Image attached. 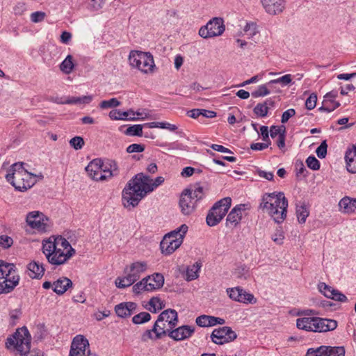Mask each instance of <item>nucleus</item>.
I'll return each instance as SVG.
<instances>
[{
    "label": "nucleus",
    "instance_id": "39",
    "mask_svg": "<svg viewBox=\"0 0 356 356\" xmlns=\"http://www.w3.org/2000/svg\"><path fill=\"white\" fill-rule=\"evenodd\" d=\"M148 305L149 307H147V309L152 313H156L159 310L162 309L163 307V302L157 297L152 298L149 300Z\"/></svg>",
    "mask_w": 356,
    "mask_h": 356
},
{
    "label": "nucleus",
    "instance_id": "10",
    "mask_svg": "<svg viewBox=\"0 0 356 356\" xmlns=\"http://www.w3.org/2000/svg\"><path fill=\"white\" fill-rule=\"evenodd\" d=\"M225 30L223 19L214 17L199 30V35L203 38L221 35Z\"/></svg>",
    "mask_w": 356,
    "mask_h": 356
},
{
    "label": "nucleus",
    "instance_id": "61",
    "mask_svg": "<svg viewBox=\"0 0 356 356\" xmlns=\"http://www.w3.org/2000/svg\"><path fill=\"white\" fill-rule=\"evenodd\" d=\"M296 114V111L293 108H289L284 111L282 115L281 122L286 123L290 118L293 117Z\"/></svg>",
    "mask_w": 356,
    "mask_h": 356
},
{
    "label": "nucleus",
    "instance_id": "30",
    "mask_svg": "<svg viewBox=\"0 0 356 356\" xmlns=\"http://www.w3.org/2000/svg\"><path fill=\"white\" fill-rule=\"evenodd\" d=\"M320 322L321 332L334 330L338 325L337 321L334 319L320 318L317 320Z\"/></svg>",
    "mask_w": 356,
    "mask_h": 356
},
{
    "label": "nucleus",
    "instance_id": "23",
    "mask_svg": "<svg viewBox=\"0 0 356 356\" xmlns=\"http://www.w3.org/2000/svg\"><path fill=\"white\" fill-rule=\"evenodd\" d=\"M194 331L195 329L192 326L182 325L169 332L168 336L175 341H181L189 338Z\"/></svg>",
    "mask_w": 356,
    "mask_h": 356
},
{
    "label": "nucleus",
    "instance_id": "24",
    "mask_svg": "<svg viewBox=\"0 0 356 356\" xmlns=\"http://www.w3.org/2000/svg\"><path fill=\"white\" fill-rule=\"evenodd\" d=\"M344 159L347 170L350 173H356V143L348 146Z\"/></svg>",
    "mask_w": 356,
    "mask_h": 356
},
{
    "label": "nucleus",
    "instance_id": "1",
    "mask_svg": "<svg viewBox=\"0 0 356 356\" xmlns=\"http://www.w3.org/2000/svg\"><path fill=\"white\" fill-rule=\"evenodd\" d=\"M164 181L163 177L154 180L143 173L137 174L129 181L122 191V204L127 209L136 207L146 195Z\"/></svg>",
    "mask_w": 356,
    "mask_h": 356
},
{
    "label": "nucleus",
    "instance_id": "18",
    "mask_svg": "<svg viewBox=\"0 0 356 356\" xmlns=\"http://www.w3.org/2000/svg\"><path fill=\"white\" fill-rule=\"evenodd\" d=\"M27 224L33 229L40 232H45L47 223L44 222V217L42 213L34 211L29 212L26 218Z\"/></svg>",
    "mask_w": 356,
    "mask_h": 356
},
{
    "label": "nucleus",
    "instance_id": "5",
    "mask_svg": "<svg viewBox=\"0 0 356 356\" xmlns=\"http://www.w3.org/2000/svg\"><path fill=\"white\" fill-rule=\"evenodd\" d=\"M129 62L131 67L145 74L152 72L155 67L153 56L149 52L131 51L129 56Z\"/></svg>",
    "mask_w": 356,
    "mask_h": 356
},
{
    "label": "nucleus",
    "instance_id": "47",
    "mask_svg": "<svg viewBox=\"0 0 356 356\" xmlns=\"http://www.w3.org/2000/svg\"><path fill=\"white\" fill-rule=\"evenodd\" d=\"M318 289L321 293H322L327 298H332L334 295L335 289L326 284L324 282H321L318 284Z\"/></svg>",
    "mask_w": 356,
    "mask_h": 356
},
{
    "label": "nucleus",
    "instance_id": "19",
    "mask_svg": "<svg viewBox=\"0 0 356 356\" xmlns=\"http://www.w3.org/2000/svg\"><path fill=\"white\" fill-rule=\"evenodd\" d=\"M135 113L132 111H120L119 110H112L109 113V117L111 120H136L137 118L134 117ZM136 115L138 116H141L140 118H138V119L145 120L149 118V116L147 113L142 112H136Z\"/></svg>",
    "mask_w": 356,
    "mask_h": 356
},
{
    "label": "nucleus",
    "instance_id": "50",
    "mask_svg": "<svg viewBox=\"0 0 356 356\" xmlns=\"http://www.w3.org/2000/svg\"><path fill=\"white\" fill-rule=\"evenodd\" d=\"M337 95H338V92L337 90H332V91L327 92L324 96V100H323V104H324L325 105L328 104L330 106H334V103L337 102L334 99L337 98Z\"/></svg>",
    "mask_w": 356,
    "mask_h": 356
},
{
    "label": "nucleus",
    "instance_id": "41",
    "mask_svg": "<svg viewBox=\"0 0 356 356\" xmlns=\"http://www.w3.org/2000/svg\"><path fill=\"white\" fill-rule=\"evenodd\" d=\"M161 331L158 327H156V330H154V325L152 329L147 330L141 336L142 341L146 342L149 339L156 340L161 339V337H157V334H160Z\"/></svg>",
    "mask_w": 356,
    "mask_h": 356
},
{
    "label": "nucleus",
    "instance_id": "20",
    "mask_svg": "<svg viewBox=\"0 0 356 356\" xmlns=\"http://www.w3.org/2000/svg\"><path fill=\"white\" fill-rule=\"evenodd\" d=\"M182 244V238L179 237L178 239L170 238L165 236L160 243V248L162 254L170 255L172 254Z\"/></svg>",
    "mask_w": 356,
    "mask_h": 356
},
{
    "label": "nucleus",
    "instance_id": "11",
    "mask_svg": "<svg viewBox=\"0 0 356 356\" xmlns=\"http://www.w3.org/2000/svg\"><path fill=\"white\" fill-rule=\"evenodd\" d=\"M24 163H15L13 164L6 175V179L15 188L19 191H25L24 184L21 186L23 172H24Z\"/></svg>",
    "mask_w": 356,
    "mask_h": 356
},
{
    "label": "nucleus",
    "instance_id": "25",
    "mask_svg": "<svg viewBox=\"0 0 356 356\" xmlns=\"http://www.w3.org/2000/svg\"><path fill=\"white\" fill-rule=\"evenodd\" d=\"M137 305L133 302H125L117 305L115 307L116 314L120 318L130 316L136 310Z\"/></svg>",
    "mask_w": 356,
    "mask_h": 356
},
{
    "label": "nucleus",
    "instance_id": "29",
    "mask_svg": "<svg viewBox=\"0 0 356 356\" xmlns=\"http://www.w3.org/2000/svg\"><path fill=\"white\" fill-rule=\"evenodd\" d=\"M149 291H152L161 288L164 284V277L161 273H154L150 276L149 281L147 282Z\"/></svg>",
    "mask_w": 356,
    "mask_h": 356
},
{
    "label": "nucleus",
    "instance_id": "33",
    "mask_svg": "<svg viewBox=\"0 0 356 356\" xmlns=\"http://www.w3.org/2000/svg\"><path fill=\"white\" fill-rule=\"evenodd\" d=\"M93 97L86 95L83 97H72L66 99L63 104H88L92 102Z\"/></svg>",
    "mask_w": 356,
    "mask_h": 356
},
{
    "label": "nucleus",
    "instance_id": "27",
    "mask_svg": "<svg viewBox=\"0 0 356 356\" xmlns=\"http://www.w3.org/2000/svg\"><path fill=\"white\" fill-rule=\"evenodd\" d=\"M28 275L32 279H40L44 273L43 265L39 262L32 261L27 266Z\"/></svg>",
    "mask_w": 356,
    "mask_h": 356
},
{
    "label": "nucleus",
    "instance_id": "54",
    "mask_svg": "<svg viewBox=\"0 0 356 356\" xmlns=\"http://www.w3.org/2000/svg\"><path fill=\"white\" fill-rule=\"evenodd\" d=\"M327 145L326 140H323L317 147L316 153L318 158L324 159L327 155Z\"/></svg>",
    "mask_w": 356,
    "mask_h": 356
},
{
    "label": "nucleus",
    "instance_id": "64",
    "mask_svg": "<svg viewBox=\"0 0 356 356\" xmlns=\"http://www.w3.org/2000/svg\"><path fill=\"white\" fill-rule=\"evenodd\" d=\"M243 30L245 32H250L249 35L251 37L257 33L256 25L254 23H247Z\"/></svg>",
    "mask_w": 356,
    "mask_h": 356
},
{
    "label": "nucleus",
    "instance_id": "31",
    "mask_svg": "<svg viewBox=\"0 0 356 356\" xmlns=\"http://www.w3.org/2000/svg\"><path fill=\"white\" fill-rule=\"evenodd\" d=\"M202 264L200 262H195L192 266H188L186 273V280L187 281H192L199 277V271L201 268Z\"/></svg>",
    "mask_w": 356,
    "mask_h": 356
},
{
    "label": "nucleus",
    "instance_id": "17",
    "mask_svg": "<svg viewBox=\"0 0 356 356\" xmlns=\"http://www.w3.org/2000/svg\"><path fill=\"white\" fill-rule=\"evenodd\" d=\"M190 194L188 190H184L180 195L179 205L181 213L185 216L192 214L196 207L197 202L193 199Z\"/></svg>",
    "mask_w": 356,
    "mask_h": 356
},
{
    "label": "nucleus",
    "instance_id": "6",
    "mask_svg": "<svg viewBox=\"0 0 356 356\" xmlns=\"http://www.w3.org/2000/svg\"><path fill=\"white\" fill-rule=\"evenodd\" d=\"M31 335L26 327L22 328L6 339V346L10 349L14 348L21 355L28 353L31 348Z\"/></svg>",
    "mask_w": 356,
    "mask_h": 356
},
{
    "label": "nucleus",
    "instance_id": "8",
    "mask_svg": "<svg viewBox=\"0 0 356 356\" xmlns=\"http://www.w3.org/2000/svg\"><path fill=\"white\" fill-rule=\"evenodd\" d=\"M231 204L232 199L229 197H224L216 202L207 216V224L210 227L218 225L227 213Z\"/></svg>",
    "mask_w": 356,
    "mask_h": 356
},
{
    "label": "nucleus",
    "instance_id": "52",
    "mask_svg": "<svg viewBox=\"0 0 356 356\" xmlns=\"http://www.w3.org/2000/svg\"><path fill=\"white\" fill-rule=\"evenodd\" d=\"M70 145L76 150L81 149L84 145L83 138L81 136H75L70 140Z\"/></svg>",
    "mask_w": 356,
    "mask_h": 356
},
{
    "label": "nucleus",
    "instance_id": "43",
    "mask_svg": "<svg viewBox=\"0 0 356 356\" xmlns=\"http://www.w3.org/2000/svg\"><path fill=\"white\" fill-rule=\"evenodd\" d=\"M106 167L108 178L118 175L119 170L117 163L115 161H108L106 164L104 163V168Z\"/></svg>",
    "mask_w": 356,
    "mask_h": 356
},
{
    "label": "nucleus",
    "instance_id": "42",
    "mask_svg": "<svg viewBox=\"0 0 356 356\" xmlns=\"http://www.w3.org/2000/svg\"><path fill=\"white\" fill-rule=\"evenodd\" d=\"M143 127H145V124L131 125L126 129L124 134L131 136H142Z\"/></svg>",
    "mask_w": 356,
    "mask_h": 356
},
{
    "label": "nucleus",
    "instance_id": "53",
    "mask_svg": "<svg viewBox=\"0 0 356 356\" xmlns=\"http://www.w3.org/2000/svg\"><path fill=\"white\" fill-rule=\"evenodd\" d=\"M306 163L313 170H317L320 168V163L314 156H309L306 160Z\"/></svg>",
    "mask_w": 356,
    "mask_h": 356
},
{
    "label": "nucleus",
    "instance_id": "49",
    "mask_svg": "<svg viewBox=\"0 0 356 356\" xmlns=\"http://www.w3.org/2000/svg\"><path fill=\"white\" fill-rule=\"evenodd\" d=\"M269 107L267 102L259 103L254 108V113L259 117H265L267 115Z\"/></svg>",
    "mask_w": 356,
    "mask_h": 356
},
{
    "label": "nucleus",
    "instance_id": "9",
    "mask_svg": "<svg viewBox=\"0 0 356 356\" xmlns=\"http://www.w3.org/2000/svg\"><path fill=\"white\" fill-rule=\"evenodd\" d=\"M177 322L178 315L175 309H168L162 312L154 323V330H156V327L161 330L160 334H157V337L166 335L167 332H170L177 325Z\"/></svg>",
    "mask_w": 356,
    "mask_h": 356
},
{
    "label": "nucleus",
    "instance_id": "15",
    "mask_svg": "<svg viewBox=\"0 0 356 356\" xmlns=\"http://www.w3.org/2000/svg\"><path fill=\"white\" fill-rule=\"evenodd\" d=\"M89 342L83 335H76L71 344L69 356H87Z\"/></svg>",
    "mask_w": 356,
    "mask_h": 356
},
{
    "label": "nucleus",
    "instance_id": "13",
    "mask_svg": "<svg viewBox=\"0 0 356 356\" xmlns=\"http://www.w3.org/2000/svg\"><path fill=\"white\" fill-rule=\"evenodd\" d=\"M88 176L95 181H104L108 179L106 172V167L104 168V163L100 159H93L86 167Z\"/></svg>",
    "mask_w": 356,
    "mask_h": 356
},
{
    "label": "nucleus",
    "instance_id": "2",
    "mask_svg": "<svg viewBox=\"0 0 356 356\" xmlns=\"http://www.w3.org/2000/svg\"><path fill=\"white\" fill-rule=\"evenodd\" d=\"M42 252L50 264L57 266L65 264L76 251L62 236H52L42 241Z\"/></svg>",
    "mask_w": 356,
    "mask_h": 356
},
{
    "label": "nucleus",
    "instance_id": "63",
    "mask_svg": "<svg viewBox=\"0 0 356 356\" xmlns=\"http://www.w3.org/2000/svg\"><path fill=\"white\" fill-rule=\"evenodd\" d=\"M207 321H208L207 315H201L196 318L195 323L200 327H207V325H208Z\"/></svg>",
    "mask_w": 356,
    "mask_h": 356
},
{
    "label": "nucleus",
    "instance_id": "48",
    "mask_svg": "<svg viewBox=\"0 0 356 356\" xmlns=\"http://www.w3.org/2000/svg\"><path fill=\"white\" fill-rule=\"evenodd\" d=\"M292 81L291 74H285L278 79L270 81L268 85H273L274 83H280L282 86H285L291 83Z\"/></svg>",
    "mask_w": 356,
    "mask_h": 356
},
{
    "label": "nucleus",
    "instance_id": "32",
    "mask_svg": "<svg viewBox=\"0 0 356 356\" xmlns=\"http://www.w3.org/2000/svg\"><path fill=\"white\" fill-rule=\"evenodd\" d=\"M145 127L148 128H161L168 129L170 131H175L178 127L176 124H170L167 122H152L145 124Z\"/></svg>",
    "mask_w": 356,
    "mask_h": 356
},
{
    "label": "nucleus",
    "instance_id": "21",
    "mask_svg": "<svg viewBox=\"0 0 356 356\" xmlns=\"http://www.w3.org/2000/svg\"><path fill=\"white\" fill-rule=\"evenodd\" d=\"M245 204H238L234 207L227 215L226 226L227 227H236L241 220L242 211L245 210Z\"/></svg>",
    "mask_w": 356,
    "mask_h": 356
},
{
    "label": "nucleus",
    "instance_id": "12",
    "mask_svg": "<svg viewBox=\"0 0 356 356\" xmlns=\"http://www.w3.org/2000/svg\"><path fill=\"white\" fill-rule=\"evenodd\" d=\"M210 337L214 343L223 345L234 341L237 338V334L230 327L224 326L214 329Z\"/></svg>",
    "mask_w": 356,
    "mask_h": 356
},
{
    "label": "nucleus",
    "instance_id": "40",
    "mask_svg": "<svg viewBox=\"0 0 356 356\" xmlns=\"http://www.w3.org/2000/svg\"><path fill=\"white\" fill-rule=\"evenodd\" d=\"M73 57L71 55H68L65 59L60 64V70L65 74H70L74 68Z\"/></svg>",
    "mask_w": 356,
    "mask_h": 356
},
{
    "label": "nucleus",
    "instance_id": "56",
    "mask_svg": "<svg viewBox=\"0 0 356 356\" xmlns=\"http://www.w3.org/2000/svg\"><path fill=\"white\" fill-rule=\"evenodd\" d=\"M46 17V13L42 11H36L31 15V20L32 22L38 23L42 22Z\"/></svg>",
    "mask_w": 356,
    "mask_h": 356
},
{
    "label": "nucleus",
    "instance_id": "35",
    "mask_svg": "<svg viewBox=\"0 0 356 356\" xmlns=\"http://www.w3.org/2000/svg\"><path fill=\"white\" fill-rule=\"evenodd\" d=\"M188 226L185 224H183L179 227L165 234V236H168L169 238L173 239H178L179 237H181L183 241L184 236L188 231Z\"/></svg>",
    "mask_w": 356,
    "mask_h": 356
},
{
    "label": "nucleus",
    "instance_id": "22",
    "mask_svg": "<svg viewBox=\"0 0 356 356\" xmlns=\"http://www.w3.org/2000/svg\"><path fill=\"white\" fill-rule=\"evenodd\" d=\"M263 7L270 15H278L284 9V0H261Z\"/></svg>",
    "mask_w": 356,
    "mask_h": 356
},
{
    "label": "nucleus",
    "instance_id": "16",
    "mask_svg": "<svg viewBox=\"0 0 356 356\" xmlns=\"http://www.w3.org/2000/svg\"><path fill=\"white\" fill-rule=\"evenodd\" d=\"M227 293L232 300L236 302L242 303L256 302V299L252 294L246 292L239 286L227 289Z\"/></svg>",
    "mask_w": 356,
    "mask_h": 356
},
{
    "label": "nucleus",
    "instance_id": "37",
    "mask_svg": "<svg viewBox=\"0 0 356 356\" xmlns=\"http://www.w3.org/2000/svg\"><path fill=\"white\" fill-rule=\"evenodd\" d=\"M309 214V210L305 203L298 204L296 207V215L300 223H305Z\"/></svg>",
    "mask_w": 356,
    "mask_h": 356
},
{
    "label": "nucleus",
    "instance_id": "7",
    "mask_svg": "<svg viewBox=\"0 0 356 356\" xmlns=\"http://www.w3.org/2000/svg\"><path fill=\"white\" fill-rule=\"evenodd\" d=\"M147 269L145 261H136L132 263L126 276L118 277L115 280V285L118 288L124 289L132 285L140 277V275Z\"/></svg>",
    "mask_w": 356,
    "mask_h": 356
},
{
    "label": "nucleus",
    "instance_id": "44",
    "mask_svg": "<svg viewBox=\"0 0 356 356\" xmlns=\"http://www.w3.org/2000/svg\"><path fill=\"white\" fill-rule=\"evenodd\" d=\"M149 279H150V276H147V277L143 278L140 282L136 283L133 286V291L137 294L140 293V292H142L143 291H149V286H147V284H148L147 282L149 281Z\"/></svg>",
    "mask_w": 356,
    "mask_h": 356
},
{
    "label": "nucleus",
    "instance_id": "34",
    "mask_svg": "<svg viewBox=\"0 0 356 356\" xmlns=\"http://www.w3.org/2000/svg\"><path fill=\"white\" fill-rule=\"evenodd\" d=\"M313 317H302L296 320V326L298 329L312 332Z\"/></svg>",
    "mask_w": 356,
    "mask_h": 356
},
{
    "label": "nucleus",
    "instance_id": "57",
    "mask_svg": "<svg viewBox=\"0 0 356 356\" xmlns=\"http://www.w3.org/2000/svg\"><path fill=\"white\" fill-rule=\"evenodd\" d=\"M271 238L275 243L282 245L284 238V232L281 229H277L272 235Z\"/></svg>",
    "mask_w": 356,
    "mask_h": 356
},
{
    "label": "nucleus",
    "instance_id": "4",
    "mask_svg": "<svg viewBox=\"0 0 356 356\" xmlns=\"http://www.w3.org/2000/svg\"><path fill=\"white\" fill-rule=\"evenodd\" d=\"M19 277L13 264L0 260V293L11 292L19 284Z\"/></svg>",
    "mask_w": 356,
    "mask_h": 356
},
{
    "label": "nucleus",
    "instance_id": "51",
    "mask_svg": "<svg viewBox=\"0 0 356 356\" xmlns=\"http://www.w3.org/2000/svg\"><path fill=\"white\" fill-rule=\"evenodd\" d=\"M120 104V102H119L116 98H112L109 100H104L101 102L99 106L101 108L105 109L108 108H115L119 106Z\"/></svg>",
    "mask_w": 356,
    "mask_h": 356
},
{
    "label": "nucleus",
    "instance_id": "58",
    "mask_svg": "<svg viewBox=\"0 0 356 356\" xmlns=\"http://www.w3.org/2000/svg\"><path fill=\"white\" fill-rule=\"evenodd\" d=\"M145 150V145L142 144H131L127 147L128 153L143 152Z\"/></svg>",
    "mask_w": 356,
    "mask_h": 356
},
{
    "label": "nucleus",
    "instance_id": "26",
    "mask_svg": "<svg viewBox=\"0 0 356 356\" xmlns=\"http://www.w3.org/2000/svg\"><path fill=\"white\" fill-rule=\"evenodd\" d=\"M339 211L343 213L350 214L356 211V198L345 196L339 202Z\"/></svg>",
    "mask_w": 356,
    "mask_h": 356
},
{
    "label": "nucleus",
    "instance_id": "38",
    "mask_svg": "<svg viewBox=\"0 0 356 356\" xmlns=\"http://www.w3.org/2000/svg\"><path fill=\"white\" fill-rule=\"evenodd\" d=\"M185 190H188L191 193V196L193 197V199L195 200L197 202L202 200L204 197V190L202 186L199 184H196L193 186H191L190 188H186Z\"/></svg>",
    "mask_w": 356,
    "mask_h": 356
},
{
    "label": "nucleus",
    "instance_id": "28",
    "mask_svg": "<svg viewBox=\"0 0 356 356\" xmlns=\"http://www.w3.org/2000/svg\"><path fill=\"white\" fill-rule=\"evenodd\" d=\"M53 286V291L58 295H62L72 286V282L69 278L63 277L55 281Z\"/></svg>",
    "mask_w": 356,
    "mask_h": 356
},
{
    "label": "nucleus",
    "instance_id": "46",
    "mask_svg": "<svg viewBox=\"0 0 356 356\" xmlns=\"http://www.w3.org/2000/svg\"><path fill=\"white\" fill-rule=\"evenodd\" d=\"M151 319V315L148 312H143L132 318V322L134 324H143L148 322Z\"/></svg>",
    "mask_w": 356,
    "mask_h": 356
},
{
    "label": "nucleus",
    "instance_id": "45",
    "mask_svg": "<svg viewBox=\"0 0 356 356\" xmlns=\"http://www.w3.org/2000/svg\"><path fill=\"white\" fill-rule=\"evenodd\" d=\"M271 85L266 84L261 85L258 87V88L252 92V96L254 98L259 97H264L270 94L269 87Z\"/></svg>",
    "mask_w": 356,
    "mask_h": 356
},
{
    "label": "nucleus",
    "instance_id": "14",
    "mask_svg": "<svg viewBox=\"0 0 356 356\" xmlns=\"http://www.w3.org/2000/svg\"><path fill=\"white\" fill-rule=\"evenodd\" d=\"M343 346H321L316 349H308L306 356H345Z\"/></svg>",
    "mask_w": 356,
    "mask_h": 356
},
{
    "label": "nucleus",
    "instance_id": "62",
    "mask_svg": "<svg viewBox=\"0 0 356 356\" xmlns=\"http://www.w3.org/2000/svg\"><path fill=\"white\" fill-rule=\"evenodd\" d=\"M285 138H286V127H283L282 133L280 134L277 145L279 148L282 149L285 146Z\"/></svg>",
    "mask_w": 356,
    "mask_h": 356
},
{
    "label": "nucleus",
    "instance_id": "60",
    "mask_svg": "<svg viewBox=\"0 0 356 356\" xmlns=\"http://www.w3.org/2000/svg\"><path fill=\"white\" fill-rule=\"evenodd\" d=\"M331 299L341 302H345L348 301L347 297L337 289H335L334 295H332Z\"/></svg>",
    "mask_w": 356,
    "mask_h": 356
},
{
    "label": "nucleus",
    "instance_id": "3",
    "mask_svg": "<svg viewBox=\"0 0 356 356\" xmlns=\"http://www.w3.org/2000/svg\"><path fill=\"white\" fill-rule=\"evenodd\" d=\"M287 207L288 200L282 192L264 194L259 205V208L265 210L277 223L286 218Z\"/></svg>",
    "mask_w": 356,
    "mask_h": 356
},
{
    "label": "nucleus",
    "instance_id": "55",
    "mask_svg": "<svg viewBox=\"0 0 356 356\" xmlns=\"http://www.w3.org/2000/svg\"><path fill=\"white\" fill-rule=\"evenodd\" d=\"M317 101V96L315 93H312L306 99L305 106L308 110H312L315 108Z\"/></svg>",
    "mask_w": 356,
    "mask_h": 356
},
{
    "label": "nucleus",
    "instance_id": "36",
    "mask_svg": "<svg viewBox=\"0 0 356 356\" xmlns=\"http://www.w3.org/2000/svg\"><path fill=\"white\" fill-rule=\"evenodd\" d=\"M23 175H24V177H22V183L21 186H23V184H24L25 191H26L27 189L31 188L35 184L36 175L29 172L26 170H24Z\"/></svg>",
    "mask_w": 356,
    "mask_h": 356
},
{
    "label": "nucleus",
    "instance_id": "59",
    "mask_svg": "<svg viewBox=\"0 0 356 356\" xmlns=\"http://www.w3.org/2000/svg\"><path fill=\"white\" fill-rule=\"evenodd\" d=\"M13 240L11 237L6 235L0 236V245L3 248H8L13 245Z\"/></svg>",
    "mask_w": 356,
    "mask_h": 356
}]
</instances>
